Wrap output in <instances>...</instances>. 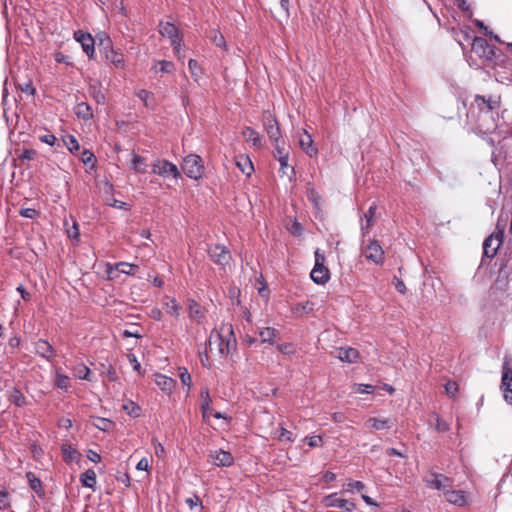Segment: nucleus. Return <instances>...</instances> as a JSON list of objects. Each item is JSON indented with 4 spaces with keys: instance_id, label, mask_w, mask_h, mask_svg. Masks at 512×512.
Returning a JSON list of instances; mask_svg holds the SVG:
<instances>
[{
    "instance_id": "1",
    "label": "nucleus",
    "mask_w": 512,
    "mask_h": 512,
    "mask_svg": "<svg viewBox=\"0 0 512 512\" xmlns=\"http://www.w3.org/2000/svg\"><path fill=\"white\" fill-rule=\"evenodd\" d=\"M499 106V100L477 95L467 112L472 129L483 135L496 131Z\"/></svg>"
},
{
    "instance_id": "2",
    "label": "nucleus",
    "mask_w": 512,
    "mask_h": 512,
    "mask_svg": "<svg viewBox=\"0 0 512 512\" xmlns=\"http://www.w3.org/2000/svg\"><path fill=\"white\" fill-rule=\"evenodd\" d=\"M216 345L220 357L226 358L236 347V339L232 325L223 324L219 330H213L206 342V351L213 350L212 346Z\"/></svg>"
},
{
    "instance_id": "3",
    "label": "nucleus",
    "mask_w": 512,
    "mask_h": 512,
    "mask_svg": "<svg viewBox=\"0 0 512 512\" xmlns=\"http://www.w3.org/2000/svg\"><path fill=\"white\" fill-rule=\"evenodd\" d=\"M504 239V228H500L499 224L496 226V230L490 234L483 242V257L482 264L485 258L492 259L496 256L499 248L501 247Z\"/></svg>"
},
{
    "instance_id": "4",
    "label": "nucleus",
    "mask_w": 512,
    "mask_h": 512,
    "mask_svg": "<svg viewBox=\"0 0 512 512\" xmlns=\"http://www.w3.org/2000/svg\"><path fill=\"white\" fill-rule=\"evenodd\" d=\"M182 170L189 178L200 179L204 173L201 157L195 154L186 156L182 163Z\"/></svg>"
},
{
    "instance_id": "5",
    "label": "nucleus",
    "mask_w": 512,
    "mask_h": 512,
    "mask_svg": "<svg viewBox=\"0 0 512 512\" xmlns=\"http://www.w3.org/2000/svg\"><path fill=\"white\" fill-rule=\"evenodd\" d=\"M99 47L100 50L103 51L105 58L113 65L116 67L123 66L124 55L118 50L114 49L110 38L106 34H103V37L100 38Z\"/></svg>"
},
{
    "instance_id": "6",
    "label": "nucleus",
    "mask_w": 512,
    "mask_h": 512,
    "mask_svg": "<svg viewBox=\"0 0 512 512\" xmlns=\"http://www.w3.org/2000/svg\"><path fill=\"white\" fill-rule=\"evenodd\" d=\"M501 390L505 401L512 404V368L507 357L502 366Z\"/></svg>"
},
{
    "instance_id": "7",
    "label": "nucleus",
    "mask_w": 512,
    "mask_h": 512,
    "mask_svg": "<svg viewBox=\"0 0 512 512\" xmlns=\"http://www.w3.org/2000/svg\"><path fill=\"white\" fill-rule=\"evenodd\" d=\"M159 32L162 36L167 37L170 40L174 52L179 54L181 38L179 37L178 28L173 23L161 22L159 25Z\"/></svg>"
},
{
    "instance_id": "8",
    "label": "nucleus",
    "mask_w": 512,
    "mask_h": 512,
    "mask_svg": "<svg viewBox=\"0 0 512 512\" xmlns=\"http://www.w3.org/2000/svg\"><path fill=\"white\" fill-rule=\"evenodd\" d=\"M152 172L162 177H172L177 179L180 172L177 166L167 160H158L152 165Z\"/></svg>"
},
{
    "instance_id": "9",
    "label": "nucleus",
    "mask_w": 512,
    "mask_h": 512,
    "mask_svg": "<svg viewBox=\"0 0 512 512\" xmlns=\"http://www.w3.org/2000/svg\"><path fill=\"white\" fill-rule=\"evenodd\" d=\"M425 482L428 487L437 490L447 491L452 487V480L440 473L430 472L425 476Z\"/></svg>"
},
{
    "instance_id": "10",
    "label": "nucleus",
    "mask_w": 512,
    "mask_h": 512,
    "mask_svg": "<svg viewBox=\"0 0 512 512\" xmlns=\"http://www.w3.org/2000/svg\"><path fill=\"white\" fill-rule=\"evenodd\" d=\"M363 255L367 260L375 264H382L384 260V251L376 240L370 241L363 248Z\"/></svg>"
},
{
    "instance_id": "11",
    "label": "nucleus",
    "mask_w": 512,
    "mask_h": 512,
    "mask_svg": "<svg viewBox=\"0 0 512 512\" xmlns=\"http://www.w3.org/2000/svg\"><path fill=\"white\" fill-rule=\"evenodd\" d=\"M263 125L272 142L280 140V128L276 118L268 111L263 114Z\"/></svg>"
},
{
    "instance_id": "12",
    "label": "nucleus",
    "mask_w": 512,
    "mask_h": 512,
    "mask_svg": "<svg viewBox=\"0 0 512 512\" xmlns=\"http://www.w3.org/2000/svg\"><path fill=\"white\" fill-rule=\"evenodd\" d=\"M211 260L217 265H226L231 259L229 250L223 245H213L208 248Z\"/></svg>"
},
{
    "instance_id": "13",
    "label": "nucleus",
    "mask_w": 512,
    "mask_h": 512,
    "mask_svg": "<svg viewBox=\"0 0 512 512\" xmlns=\"http://www.w3.org/2000/svg\"><path fill=\"white\" fill-rule=\"evenodd\" d=\"M322 504L325 507H335L345 511H353L356 507L352 501L338 498L337 493H332L330 495L325 496L322 499Z\"/></svg>"
},
{
    "instance_id": "14",
    "label": "nucleus",
    "mask_w": 512,
    "mask_h": 512,
    "mask_svg": "<svg viewBox=\"0 0 512 512\" xmlns=\"http://www.w3.org/2000/svg\"><path fill=\"white\" fill-rule=\"evenodd\" d=\"M138 266L135 264H130L127 262H119L115 265L108 264L106 272L110 279H115L118 277V273H123L127 275H134L135 271L138 270Z\"/></svg>"
},
{
    "instance_id": "15",
    "label": "nucleus",
    "mask_w": 512,
    "mask_h": 512,
    "mask_svg": "<svg viewBox=\"0 0 512 512\" xmlns=\"http://www.w3.org/2000/svg\"><path fill=\"white\" fill-rule=\"evenodd\" d=\"M208 457L217 467H230L234 463L232 454L222 449L210 451Z\"/></svg>"
},
{
    "instance_id": "16",
    "label": "nucleus",
    "mask_w": 512,
    "mask_h": 512,
    "mask_svg": "<svg viewBox=\"0 0 512 512\" xmlns=\"http://www.w3.org/2000/svg\"><path fill=\"white\" fill-rule=\"evenodd\" d=\"M472 50L478 56L491 60L495 55L494 47L490 46L488 42L481 37H476L472 43Z\"/></svg>"
},
{
    "instance_id": "17",
    "label": "nucleus",
    "mask_w": 512,
    "mask_h": 512,
    "mask_svg": "<svg viewBox=\"0 0 512 512\" xmlns=\"http://www.w3.org/2000/svg\"><path fill=\"white\" fill-rule=\"evenodd\" d=\"M74 38L77 42L81 44L82 49L87 54V56L89 58H92L95 54V41L92 38V36L89 33H85L81 30H78L74 33Z\"/></svg>"
},
{
    "instance_id": "18",
    "label": "nucleus",
    "mask_w": 512,
    "mask_h": 512,
    "mask_svg": "<svg viewBox=\"0 0 512 512\" xmlns=\"http://www.w3.org/2000/svg\"><path fill=\"white\" fill-rule=\"evenodd\" d=\"M298 144L309 157L317 155L318 150L313 144V139L304 129L298 132Z\"/></svg>"
},
{
    "instance_id": "19",
    "label": "nucleus",
    "mask_w": 512,
    "mask_h": 512,
    "mask_svg": "<svg viewBox=\"0 0 512 512\" xmlns=\"http://www.w3.org/2000/svg\"><path fill=\"white\" fill-rule=\"evenodd\" d=\"M35 352L37 355L48 361L54 359L56 355L52 345L44 339H39L37 342H35Z\"/></svg>"
},
{
    "instance_id": "20",
    "label": "nucleus",
    "mask_w": 512,
    "mask_h": 512,
    "mask_svg": "<svg viewBox=\"0 0 512 512\" xmlns=\"http://www.w3.org/2000/svg\"><path fill=\"white\" fill-rule=\"evenodd\" d=\"M310 276L315 283L325 284L329 280V270L324 265L315 264Z\"/></svg>"
},
{
    "instance_id": "21",
    "label": "nucleus",
    "mask_w": 512,
    "mask_h": 512,
    "mask_svg": "<svg viewBox=\"0 0 512 512\" xmlns=\"http://www.w3.org/2000/svg\"><path fill=\"white\" fill-rule=\"evenodd\" d=\"M156 385L165 393L170 394L176 386V381L166 375L157 374L155 376Z\"/></svg>"
},
{
    "instance_id": "22",
    "label": "nucleus",
    "mask_w": 512,
    "mask_h": 512,
    "mask_svg": "<svg viewBox=\"0 0 512 512\" xmlns=\"http://www.w3.org/2000/svg\"><path fill=\"white\" fill-rule=\"evenodd\" d=\"M446 500L454 505L463 506L466 502L464 492L461 490H449L444 493Z\"/></svg>"
},
{
    "instance_id": "23",
    "label": "nucleus",
    "mask_w": 512,
    "mask_h": 512,
    "mask_svg": "<svg viewBox=\"0 0 512 512\" xmlns=\"http://www.w3.org/2000/svg\"><path fill=\"white\" fill-rule=\"evenodd\" d=\"M337 357L343 362L355 363L359 358V352L351 347L340 348Z\"/></svg>"
},
{
    "instance_id": "24",
    "label": "nucleus",
    "mask_w": 512,
    "mask_h": 512,
    "mask_svg": "<svg viewBox=\"0 0 512 512\" xmlns=\"http://www.w3.org/2000/svg\"><path fill=\"white\" fill-rule=\"evenodd\" d=\"M188 314L191 319L198 323H200L204 318V311L202 307L194 300L188 301Z\"/></svg>"
},
{
    "instance_id": "25",
    "label": "nucleus",
    "mask_w": 512,
    "mask_h": 512,
    "mask_svg": "<svg viewBox=\"0 0 512 512\" xmlns=\"http://www.w3.org/2000/svg\"><path fill=\"white\" fill-rule=\"evenodd\" d=\"M163 306L167 314L174 317H179L181 306L178 304L176 299L166 296L163 299Z\"/></svg>"
},
{
    "instance_id": "26",
    "label": "nucleus",
    "mask_w": 512,
    "mask_h": 512,
    "mask_svg": "<svg viewBox=\"0 0 512 512\" xmlns=\"http://www.w3.org/2000/svg\"><path fill=\"white\" fill-rule=\"evenodd\" d=\"M365 425L366 427L375 430H384L391 428L392 422L390 419H379L376 417H371L365 422Z\"/></svg>"
},
{
    "instance_id": "27",
    "label": "nucleus",
    "mask_w": 512,
    "mask_h": 512,
    "mask_svg": "<svg viewBox=\"0 0 512 512\" xmlns=\"http://www.w3.org/2000/svg\"><path fill=\"white\" fill-rule=\"evenodd\" d=\"M201 398H202L201 410H202L203 419L205 421H207L208 417L213 412V409L211 407V398H210L208 389L201 391Z\"/></svg>"
},
{
    "instance_id": "28",
    "label": "nucleus",
    "mask_w": 512,
    "mask_h": 512,
    "mask_svg": "<svg viewBox=\"0 0 512 512\" xmlns=\"http://www.w3.org/2000/svg\"><path fill=\"white\" fill-rule=\"evenodd\" d=\"M376 209H377V206L376 204H372L368 211L364 214V219H362V222H361V230L363 232H368L369 228L371 227L372 225V222L374 221L375 219V216H376Z\"/></svg>"
},
{
    "instance_id": "29",
    "label": "nucleus",
    "mask_w": 512,
    "mask_h": 512,
    "mask_svg": "<svg viewBox=\"0 0 512 512\" xmlns=\"http://www.w3.org/2000/svg\"><path fill=\"white\" fill-rule=\"evenodd\" d=\"M236 165L241 170V172L247 176H250L254 170L251 160L249 157L244 155L237 157Z\"/></svg>"
},
{
    "instance_id": "30",
    "label": "nucleus",
    "mask_w": 512,
    "mask_h": 512,
    "mask_svg": "<svg viewBox=\"0 0 512 512\" xmlns=\"http://www.w3.org/2000/svg\"><path fill=\"white\" fill-rule=\"evenodd\" d=\"M8 393V399L11 403L18 407H23L26 405V398L19 389L13 388Z\"/></svg>"
},
{
    "instance_id": "31",
    "label": "nucleus",
    "mask_w": 512,
    "mask_h": 512,
    "mask_svg": "<svg viewBox=\"0 0 512 512\" xmlns=\"http://www.w3.org/2000/svg\"><path fill=\"white\" fill-rule=\"evenodd\" d=\"M26 478L28 480L30 488L39 496H41L43 494L41 480L38 477H36V475L32 472H27Z\"/></svg>"
},
{
    "instance_id": "32",
    "label": "nucleus",
    "mask_w": 512,
    "mask_h": 512,
    "mask_svg": "<svg viewBox=\"0 0 512 512\" xmlns=\"http://www.w3.org/2000/svg\"><path fill=\"white\" fill-rule=\"evenodd\" d=\"M80 481L83 486L94 488L96 485V473L94 470L89 469L81 474Z\"/></svg>"
},
{
    "instance_id": "33",
    "label": "nucleus",
    "mask_w": 512,
    "mask_h": 512,
    "mask_svg": "<svg viewBox=\"0 0 512 512\" xmlns=\"http://www.w3.org/2000/svg\"><path fill=\"white\" fill-rule=\"evenodd\" d=\"M277 333V330L271 327H265L261 329L259 332L261 342L273 344Z\"/></svg>"
},
{
    "instance_id": "34",
    "label": "nucleus",
    "mask_w": 512,
    "mask_h": 512,
    "mask_svg": "<svg viewBox=\"0 0 512 512\" xmlns=\"http://www.w3.org/2000/svg\"><path fill=\"white\" fill-rule=\"evenodd\" d=\"M75 113L79 118L84 120H88L93 117L91 107L85 102H81L76 106Z\"/></svg>"
},
{
    "instance_id": "35",
    "label": "nucleus",
    "mask_w": 512,
    "mask_h": 512,
    "mask_svg": "<svg viewBox=\"0 0 512 512\" xmlns=\"http://www.w3.org/2000/svg\"><path fill=\"white\" fill-rule=\"evenodd\" d=\"M54 384L59 389L67 391L70 388V378L63 373L56 371Z\"/></svg>"
},
{
    "instance_id": "36",
    "label": "nucleus",
    "mask_w": 512,
    "mask_h": 512,
    "mask_svg": "<svg viewBox=\"0 0 512 512\" xmlns=\"http://www.w3.org/2000/svg\"><path fill=\"white\" fill-rule=\"evenodd\" d=\"M242 136L246 141H251L256 147L260 145L259 134L251 127H245L242 131Z\"/></svg>"
},
{
    "instance_id": "37",
    "label": "nucleus",
    "mask_w": 512,
    "mask_h": 512,
    "mask_svg": "<svg viewBox=\"0 0 512 512\" xmlns=\"http://www.w3.org/2000/svg\"><path fill=\"white\" fill-rule=\"evenodd\" d=\"M155 72L172 73L175 70V66L172 62L166 60H160L155 63L152 68Z\"/></svg>"
},
{
    "instance_id": "38",
    "label": "nucleus",
    "mask_w": 512,
    "mask_h": 512,
    "mask_svg": "<svg viewBox=\"0 0 512 512\" xmlns=\"http://www.w3.org/2000/svg\"><path fill=\"white\" fill-rule=\"evenodd\" d=\"M276 438L280 442H293L296 436L289 430L281 427L278 431L275 432Z\"/></svg>"
},
{
    "instance_id": "39",
    "label": "nucleus",
    "mask_w": 512,
    "mask_h": 512,
    "mask_svg": "<svg viewBox=\"0 0 512 512\" xmlns=\"http://www.w3.org/2000/svg\"><path fill=\"white\" fill-rule=\"evenodd\" d=\"M90 373V369L84 364H78L74 368V376L82 380L90 381Z\"/></svg>"
},
{
    "instance_id": "40",
    "label": "nucleus",
    "mask_w": 512,
    "mask_h": 512,
    "mask_svg": "<svg viewBox=\"0 0 512 512\" xmlns=\"http://www.w3.org/2000/svg\"><path fill=\"white\" fill-rule=\"evenodd\" d=\"M209 38L216 46H218L220 48L226 47V42H225L224 36L218 30H211L210 34H209Z\"/></svg>"
},
{
    "instance_id": "41",
    "label": "nucleus",
    "mask_w": 512,
    "mask_h": 512,
    "mask_svg": "<svg viewBox=\"0 0 512 512\" xmlns=\"http://www.w3.org/2000/svg\"><path fill=\"white\" fill-rule=\"evenodd\" d=\"M188 66H189V71H190L192 77L194 78L195 81H198V79L202 75V70H201L200 66L198 65V62L194 59H190L188 62Z\"/></svg>"
},
{
    "instance_id": "42",
    "label": "nucleus",
    "mask_w": 512,
    "mask_h": 512,
    "mask_svg": "<svg viewBox=\"0 0 512 512\" xmlns=\"http://www.w3.org/2000/svg\"><path fill=\"white\" fill-rule=\"evenodd\" d=\"M63 142L70 152L79 150V143L73 135H66L63 137Z\"/></svg>"
},
{
    "instance_id": "43",
    "label": "nucleus",
    "mask_w": 512,
    "mask_h": 512,
    "mask_svg": "<svg viewBox=\"0 0 512 512\" xmlns=\"http://www.w3.org/2000/svg\"><path fill=\"white\" fill-rule=\"evenodd\" d=\"M145 164V159L137 154H133L132 159V169L139 173H144L145 169L143 168Z\"/></svg>"
},
{
    "instance_id": "44",
    "label": "nucleus",
    "mask_w": 512,
    "mask_h": 512,
    "mask_svg": "<svg viewBox=\"0 0 512 512\" xmlns=\"http://www.w3.org/2000/svg\"><path fill=\"white\" fill-rule=\"evenodd\" d=\"M94 426L102 431H108L113 426V422L106 418L98 417L94 421Z\"/></svg>"
},
{
    "instance_id": "45",
    "label": "nucleus",
    "mask_w": 512,
    "mask_h": 512,
    "mask_svg": "<svg viewBox=\"0 0 512 512\" xmlns=\"http://www.w3.org/2000/svg\"><path fill=\"white\" fill-rule=\"evenodd\" d=\"M307 198L314 205L315 208H319L321 197L314 188L307 190Z\"/></svg>"
},
{
    "instance_id": "46",
    "label": "nucleus",
    "mask_w": 512,
    "mask_h": 512,
    "mask_svg": "<svg viewBox=\"0 0 512 512\" xmlns=\"http://www.w3.org/2000/svg\"><path fill=\"white\" fill-rule=\"evenodd\" d=\"M10 506L9 493L4 489H0V510L9 509Z\"/></svg>"
},
{
    "instance_id": "47",
    "label": "nucleus",
    "mask_w": 512,
    "mask_h": 512,
    "mask_svg": "<svg viewBox=\"0 0 512 512\" xmlns=\"http://www.w3.org/2000/svg\"><path fill=\"white\" fill-rule=\"evenodd\" d=\"M123 409L133 417L139 416L140 407L132 401L124 404Z\"/></svg>"
},
{
    "instance_id": "48",
    "label": "nucleus",
    "mask_w": 512,
    "mask_h": 512,
    "mask_svg": "<svg viewBox=\"0 0 512 512\" xmlns=\"http://www.w3.org/2000/svg\"><path fill=\"white\" fill-rule=\"evenodd\" d=\"M179 378L184 386H187L188 388H190V386L192 384V379H191V375L189 374V372L187 371L186 368L179 369Z\"/></svg>"
},
{
    "instance_id": "49",
    "label": "nucleus",
    "mask_w": 512,
    "mask_h": 512,
    "mask_svg": "<svg viewBox=\"0 0 512 512\" xmlns=\"http://www.w3.org/2000/svg\"><path fill=\"white\" fill-rule=\"evenodd\" d=\"M102 375L105 376L109 381L115 382L118 380L115 369L109 365L105 370L102 371Z\"/></svg>"
},
{
    "instance_id": "50",
    "label": "nucleus",
    "mask_w": 512,
    "mask_h": 512,
    "mask_svg": "<svg viewBox=\"0 0 512 512\" xmlns=\"http://www.w3.org/2000/svg\"><path fill=\"white\" fill-rule=\"evenodd\" d=\"M273 143H274V147H275V157L277 159L280 158L281 156H289L288 151L284 147V143H282V145H281L280 140H278L277 142H273Z\"/></svg>"
},
{
    "instance_id": "51",
    "label": "nucleus",
    "mask_w": 512,
    "mask_h": 512,
    "mask_svg": "<svg viewBox=\"0 0 512 512\" xmlns=\"http://www.w3.org/2000/svg\"><path fill=\"white\" fill-rule=\"evenodd\" d=\"M435 430L438 432H446L449 430V424L442 420L438 415H435Z\"/></svg>"
},
{
    "instance_id": "52",
    "label": "nucleus",
    "mask_w": 512,
    "mask_h": 512,
    "mask_svg": "<svg viewBox=\"0 0 512 512\" xmlns=\"http://www.w3.org/2000/svg\"><path fill=\"white\" fill-rule=\"evenodd\" d=\"M374 390V387L369 384H355L354 391L356 393L364 394V393H372Z\"/></svg>"
},
{
    "instance_id": "53",
    "label": "nucleus",
    "mask_w": 512,
    "mask_h": 512,
    "mask_svg": "<svg viewBox=\"0 0 512 512\" xmlns=\"http://www.w3.org/2000/svg\"><path fill=\"white\" fill-rule=\"evenodd\" d=\"M365 488V485L363 482L361 481H353V480H350L347 484H346V491H350V490H357V491H362L363 489Z\"/></svg>"
},
{
    "instance_id": "54",
    "label": "nucleus",
    "mask_w": 512,
    "mask_h": 512,
    "mask_svg": "<svg viewBox=\"0 0 512 512\" xmlns=\"http://www.w3.org/2000/svg\"><path fill=\"white\" fill-rule=\"evenodd\" d=\"M64 458L69 461H73L77 457V451L72 449L71 447H63L62 449Z\"/></svg>"
},
{
    "instance_id": "55",
    "label": "nucleus",
    "mask_w": 512,
    "mask_h": 512,
    "mask_svg": "<svg viewBox=\"0 0 512 512\" xmlns=\"http://www.w3.org/2000/svg\"><path fill=\"white\" fill-rule=\"evenodd\" d=\"M137 97L144 102L145 106H149V100L152 98V94L147 90H139L137 92Z\"/></svg>"
},
{
    "instance_id": "56",
    "label": "nucleus",
    "mask_w": 512,
    "mask_h": 512,
    "mask_svg": "<svg viewBox=\"0 0 512 512\" xmlns=\"http://www.w3.org/2000/svg\"><path fill=\"white\" fill-rule=\"evenodd\" d=\"M393 284L395 286V289L399 292V293H402V294H405L406 293V286L403 282L402 279L394 276L393 278Z\"/></svg>"
},
{
    "instance_id": "57",
    "label": "nucleus",
    "mask_w": 512,
    "mask_h": 512,
    "mask_svg": "<svg viewBox=\"0 0 512 512\" xmlns=\"http://www.w3.org/2000/svg\"><path fill=\"white\" fill-rule=\"evenodd\" d=\"M445 391L449 396H455L458 391V385L455 382L449 381L445 385Z\"/></svg>"
},
{
    "instance_id": "58",
    "label": "nucleus",
    "mask_w": 512,
    "mask_h": 512,
    "mask_svg": "<svg viewBox=\"0 0 512 512\" xmlns=\"http://www.w3.org/2000/svg\"><path fill=\"white\" fill-rule=\"evenodd\" d=\"M127 358L129 360V363L133 366L134 370H136L137 372L140 373L141 365L138 362L137 357L135 356V354L130 353V354L127 355Z\"/></svg>"
},
{
    "instance_id": "59",
    "label": "nucleus",
    "mask_w": 512,
    "mask_h": 512,
    "mask_svg": "<svg viewBox=\"0 0 512 512\" xmlns=\"http://www.w3.org/2000/svg\"><path fill=\"white\" fill-rule=\"evenodd\" d=\"M305 441H307L309 447H317L322 442V438L320 436H311L305 438Z\"/></svg>"
},
{
    "instance_id": "60",
    "label": "nucleus",
    "mask_w": 512,
    "mask_h": 512,
    "mask_svg": "<svg viewBox=\"0 0 512 512\" xmlns=\"http://www.w3.org/2000/svg\"><path fill=\"white\" fill-rule=\"evenodd\" d=\"M40 140L43 143H46V144H48L50 146H53V145H55V143L57 141V138L53 134H46L44 136H41Z\"/></svg>"
},
{
    "instance_id": "61",
    "label": "nucleus",
    "mask_w": 512,
    "mask_h": 512,
    "mask_svg": "<svg viewBox=\"0 0 512 512\" xmlns=\"http://www.w3.org/2000/svg\"><path fill=\"white\" fill-rule=\"evenodd\" d=\"M155 454L158 458H162L165 455V449L162 444L158 443L156 440H153Z\"/></svg>"
},
{
    "instance_id": "62",
    "label": "nucleus",
    "mask_w": 512,
    "mask_h": 512,
    "mask_svg": "<svg viewBox=\"0 0 512 512\" xmlns=\"http://www.w3.org/2000/svg\"><path fill=\"white\" fill-rule=\"evenodd\" d=\"M36 214H37V211L35 209L27 208V209L20 210V215L25 218L32 219L35 217Z\"/></svg>"
},
{
    "instance_id": "63",
    "label": "nucleus",
    "mask_w": 512,
    "mask_h": 512,
    "mask_svg": "<svg viewBox=\"0 0 512 512\" xmlns=\"http://www.w3.org/2000/svg\"><path fill=\"white\" fill-rule=\"evenodd\" d=\"M186 503L192 509V508L200 505L201 504V500H200V498L197 495H195L193 497L187 498L186 499Z\"/></svg>"
},
{
    "instance_id": "64",
    "label": "nucleus",
    "mask_w": 512,
    "mask_h": 512,
    "mask_svg": "<svg viewBox=\"0 0 512 512\" xmlns=\"http://www.w3.org/2000/svg\"><path fill=\"white\" fill-rule=\"evenodd\" d=\"M94 159V155L93 153H91L90 151L88 150H84L82 152V157H81V160L84 164H88L90 162H92Z\"/></svg>"
}]
</instances>
